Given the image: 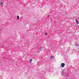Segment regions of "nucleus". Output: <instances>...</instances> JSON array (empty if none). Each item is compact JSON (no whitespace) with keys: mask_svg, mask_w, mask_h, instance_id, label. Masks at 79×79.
I'll list each match as a JSON object with an SVG mask.
<instances>
[{"mask_svg":"<svg viewBox=\"0 0 79 79\" xmlns=\"http://www.w3.org/2000/svg\"><path fill=\"white\" fill-rule=\"evenodd\" d=\"M0 5H3V2H1Z\"/></svg>","mask_w":79,"mask_h":79,"instance_id":"8","label":"nucleus"},{"mask_svg":"<svg viewBox=\"0 0 79 79\" xmlns=\"http://www.w3.org/2000/svg\"><path fill=\"white\" fill-rule=\"evenodd\" d=\"M42 48V47H41L40 48V50H41Z\"/></svg>","mask_w":79,"mask_h":79,"instance_id":"9","label":"nucleus"},{"mask_svg":"<svg viewBox=\"0 0 79 79\" xmlns=\"http://www.w3.org/2000/svg\"><path fill=\"white\" fill-rule=\"evenodd\" d=\"M50 59H51L52 60L54 58V56H51L50 57Z\"/></svg>","mask_w":79,"mask_h":79,"instance_id":"3","label":"nucleus"},{"mask_svg":"<svg viewBox=\"0 0 79 79\" xmlns=\"http://www.w3.org/2000/svg\"><path fill=\"white\" fill-rule=\"evenodd\" d=\"M61 65L62 68H64V66H65V64L64 63H62L61 64Z\"/></svg>","mask_w":79,"mask_h":79,"instance_id":"2","label":"nucleus"},{"mask_svg":"<svg viewBox=\"0 0 79 79\" xmlns=\"http://www.w3.org/2000/svg\"><path fill=\"white\" fill-rule=\"evenodd\" d=\"M76 27H77L78 28H79V26H76Z\"/></svg>","mask_w":79,"mask_h":79,"instance_id":"10","label":"nucleus"},{"mask_svg":"<svg viewBox=\"0 0 79 79\" xmlns=\"http://www.w3.org/2000/svg\"><path fill=\"white\" fill-rule=\"evenodd\" d=\"M32 59H31L29 60V63H32Z\"/></svg>","mask_w":79,"mask_h":79,"instance_id":"5","label":"nucleus"},{"mask_svg":"<svg viewBox=\"0 0 79 79\" xmlns=\"http://www.w3.org/2000/svg\"><path fill=\"white\" fill-rule=\"evenodd\" d=\"M48 16H49H49H48Z\"/></svg>","mask_w":79,"mask_h":79,"instance_id":"12","label":"nucleus"},{"mask_svg":"<svg viewBox=\"0 0 79 79\" xmlns=\"http://www.w3.org/2000/svg\"><path fill=\"white\" fill-rule=\"evenodd\" d=\"M45 35H47V33H45Z\"/></svg>","mask_w":79,"mask_h":79,"instance_id":"11","label":"nucleus"},{"mask_svg":"<svg viewBox=\"0 0 79 79\" xmlns=\"http://www.w3.org/2000/svg\"><path fill=\"white\" fill-rule=\"evenodd\" d=\"M66 73V70H63L61 72V75L63 76L64 77H66V79H71V77H69V74H68L65 76H64V75H63V74H64V73Z\"/></svg>","mask_w":79,"mask_h":79,"instance_id":"1","label":"nucleus"},{"mask_svg":"<svg viewBox=\"0 0 79 79\" xmlns=\"http://www.w3.org/2000/svg\"><path fill=\"white\" fill-rule=\"evenodd\" d=\"M75 46H76V47H78V46H79V45H78V44H76Z\"/></svg>","mask_w":79,"mask_h":79,"instance_id":"7","label":"nucleus"},{"mask_svg":"<svg viewBox=\"0 0 79 79\" xmlns=\"http://www.w3.org/2000/svg\"><path fill=\"white\" fill-rule=\"evenodd\" d=\"M76 22L77 23V24H79V22H78V21H77V19H76Z\"/></svg>","mask_w":79,"mask_h":79,"instance_id":"4","label":"nucleus"},{"mask_svg":"<svg viewBox=\"0 0 79 79\" xmlns=\"http://www.w3.org/2000/svg\"><path fill=\"white\" fill-rule=\"evenodd\" d=\"M17 19H19V16H18L17 17Z\"/></svg>","mask_w":79,"mask_h":79,"instance_id":"6","label":"nucleus"}]
</instances>
